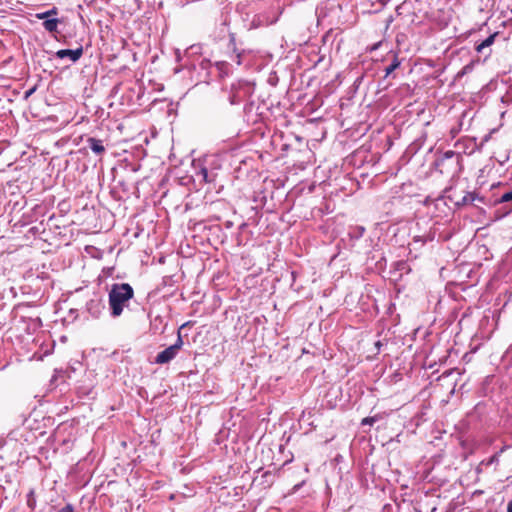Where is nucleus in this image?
<instances>
[{
  "mask_svg": "<svg viewBox=\"0 0 512 512\" xmlns=\"http://www.w3.org/2000/svg\"><path fill=\"white\" fill-rule=\"evenodd\" d=\"M134 297V289L128 283H115L111 286L108 299L111 314L118 317L122 314L128 302Z\"/></svg>",
  "mask_w": 512,
  "mask_h": 512,
  "instance_id": "1",
  "label": "nucleus"
},
{
  "mask_svg": "<svg viewBox=\"0 0 512 512\" xmlns=\"http://www.w3.org/2000/svg\"><path fill=\"white\" fill-rule=\"evenodd\" d=\"M182 346H183V340H182V337H181V334L179 331L176 343L169 346L168 348L161 351L160 353H158L156 356L155 362L157 364H166V363L170 362L171 360H173L176 357V355L178 354V352L182 348Z\"/></svg>",
  "mask_w": 512,
  "mask_h": 512,
  "instance_id": "2",
  "label": "nucleus"
},
{
  "mask_svg": "<svg viewBox=\"0 0 512 512\" xmlns=\"http://www.w3.org/2000/svg\"><path fill=\"white\" fill-rule=\"evenodd\" d=\"M498 35H499V32H494L491 35H489L486 39H484L480 43L476 44L475 51L477 53L483 54L487 50L486 57H490L491 53H492V50L490 48L494 44Z\"/></svg>",
  "mask_w": 512,
  "mask_h": 512,
  "instance_id": "3",
  "label": "nucleus"
},
{
  "mask_svg": "<svg viewBox=\"0 0 512 512\" xmlns=\"http://www.w3.org/2000/svg\"><path fill=\"white\" fill-rule=\"evenodd\" d=\"M83 55V48L79 47L75 50L71 49H61L56 52V57L58 59H64L66 57L70 58L72 62L78 61Z\"/></svg>",
  "mask_w": 512,
  "mask_h": 512,
  "instance_id": "4",
  "label": "nucleus"
},
{
  "mask_svg": "<svg viewBox=\"0 0 512 512\" xmlns=\"http://www.w3.org/2000/svg\"><path fill=\"white\" fill-rule=\"evenodd\" d=\"M87 142L89 144L90 149L94 153L99 155V154H102L105 151V148L103 146L102 140L91 137V138H89L87 140Z\"/></svg>",
  "mask_w": 512,
  "mask_h": 512,
  "instance_id": "5",
  "label": "nucleus"
},
{
  "mask_svg": "<svg viewBox=\"0 0 512 512\" xmlns=\"http://www.w3.org/2000/svg\"><path fill=\"white\" fill-rule=\"evenodd\" d=\"M59 24V20L58 19H47L43 22V26L45 28V30H47L48 32H55L57 31V26Z\"/></svg>",
  "mask_w": 512,
  "mask_h": 512,
  "instance_id": "6",
  "label": "nucleus"
},
{
  "mask_svg": "<svg viewBox=\"0 0 512 512\" xmlns=\"http://www.w3.org/2000/svg\"><path fill=\"white\" fill-rule=\"evenodd\" d=\"M400 65V61L398 60V57L395 55L392 63L386 67L385 69V75L388 76L391 74L395 69H397Z\"/></svg>",
  "mask_w": 512,
  "mask_h": 512,
  "instance_id": "7",
  "label": "nucleus"
},
{
  "mask_svg": "<svg viewBox=\"0 0 512 512\" xmlns=\"http://www.w3.org/2000/svg\"><path fill=\"white\" fill-rule=\"evenodd\" d=\"M476 198V195L474 193L468 192L462 199V204H468L472 203Z\"/></svg>",
  "mask_w": 512,
  "mask_h": 512,
  "instance_id": "8",
  "label": "nucleus"
},
{
  "mask_svg": "<svg viewBox=\"0 0 512 512\" xmlns=\"http://www.w3.org/2000/svg\"><path fill=\"white\" fill-rule=\"evenodd\" d=\"M512 200V190L504 193L498 200L499 203H505Z\"/></svg>",
  "mask_w": 512,
  "mask_h": 512,
  "instance_id": "9",
  "label": "nucleus"
},
{
  "mask_svg": "<svg viewBox=\"0 0 512 512\" xmlns=\"http://www.w3.org/2000/svg\"><path fill=\"white\" fill-rule=\"evenodd\" d=\"M377 421V416L365 417L361 421V425H373Z\"/></svg>",
  "mask_w": 512,
  "mask_h": 512,
  "instance_id": "10",
  "label": "nucleus"
},
{
  "mask_svg": "<svg viewBox=\"0 0 512 512\" xmlns=\"http://www.w3.org/2000/svg\"><path fill=\"white\" fill-rule=\"evenodd\" d=\"M46 13L48 14V18L51 16H56L58 14V8L53 7L52 9L46 11Z\"/></svg>",
  "mask_w": 512,
  "mask_h": 512,
  "instance_id": "11",
  "label": "nucleus"
},
{
  "mask_svg": "<svg viewBox=\"0 0 512 512\" xmlns=\"http://www.w3.org/2000/svg\"><path fill=\"white\" fill-rule=\"evenodd\" d=\"M57 512H74V510L73 507L70 504H68L63 508L59 509Z\"/></svg>",
  "mask_w": 512,
  "mask_h": 512,
  "instance_id": "12",
  "label": "nucleus"
},
{
  "mask_svg": "<svg viewBox=\"0 0 512 512\" xmlns=\"http://www.w3.org/2000/svg\"><path fill=\"white\" fill-rule=\"evenodd\" d=\"M35 17H36L37 19H40V20H44V19H45V20H47V19H49V18H48V14H47L46 12L37 13V14L35 15Z\"/></svg>",
  "mask_w": 512,
  "mask_h": 512,
  "instance_id": "13",
  "label": "nucleus"
},
{
  "mask_svg": "<svg viewBox=\"0 0 512 512\" xmlns=\"http://www.w3.org/2000/svg\"><path fill=\"white\" fill-rule=\"evenodd\" d=\"M507 512H512V501L508 503Z\"/></svg>",
  "mask_w": 512,
  "mask_h": 512,
  "instance_id": "14",
  "label": "nucleus"
},
{
  "mask_svg": "<svg viewBox=\"0 0 512 512\" xmlns=\"http://www.w3.org/2000/svg\"><path fill=\"white\" fill-rule=\"evenodd\" d=\"M381 345L380 341L376 342V347H379Z\"/></svg>",
  "mask_w": 512,
  "mask_h": 512,
  "instance_id": "15",
  "label": "nucleus"
},
{
  "mask_svg": "<svg viewBox=\"0 0 512 512\" xmlns=\"http://www.w3.org/2000/svg\"><path fill=\"white\" fill-rule=\"evenodd\" d=\"M203 172H204V176L206 177L207 176V171L203 170Z\"/></svg>",
  "mask_w": 512,
  "mask_h": 512,
  "instance_id": "16",
  "label": "nucleus"
},
{
  "mask_svg": "<svg viewBox=\"0 0 512 512\" xmlns=\"http://www.w3.org/2000/svg\"><path fill=\"white\" fill-rule=\"evenodd\" d=\"M511 13H512V8H511Z\"/></svg>",
  "mask_w": 512,
  "mask_h": 512,
  "instance_id": "17",
  "label": "nucleus"
}]
</instances>
